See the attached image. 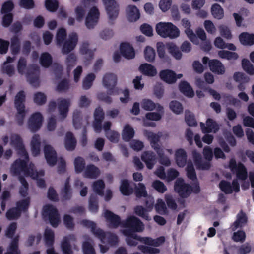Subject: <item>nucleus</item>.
<instances>
[{"mask_svg":"<svg viewBox=\"0 0 254 254\" xmlns=\"http://www.w3.org/2000/svg\"><path fill=\"white\" fill-rule=\"evenodd\" d=\"M157 33L163 38H175L180 35L179 29L170 22H159L156 25Z\"/></svg>","mask_w":254,"mask_h":254,"instance_id":"nucleus-1","label":"nucleus"},{"mask_svg":"<svg viewBox=\"0 0 254 254\" xmlns=\"http://www.w3.org/2000/svg\"><path fill=\"white\" fill-rule=\"evenodd\" d=\"M122 226L127 228L123 231V233H126L127 234L141 232L144 229L143 223L139 218L134 216H131L123 221Z\"/></svg>","mask_w":254,"mask_h":254,"instance_id":"nucleus-2","label":"nucleus"},{"mask_svg":"<svg viewBox=\"0 0 254 254\" xmlns=\"http://www.w3.org/2000/svg\"><path fill=\"white\" fill-rule=\"evenodd\" d=\"M42 216L45 220H48L53 227L56 228L60 222V215L57 209L52 205L43 207Z\"/></svg>","mask_w":254,"mask_h":254,"instance_id":"nucleus-3","label":"nucleus"},{"mask_svg":"<svg viewBox=\"0 0 254 254\" xmlns=\"http://www.w3.org/2000/svg\"><path fill=\"white\" fill-rule=\"evenodd\" d=\"M104 86L107 89L108 94L114 95L118 93L116 88L117 83V76L113 73H106L102 80Z\"/></svg>","mask_w":254,"mask_h":254,"instance_id":"nucleus-4","label":"nucleus"},{"mask_svg":"<svg viewBox=\"0 0 254 254\" xmlns=\"http://www.w3.org/2000/svg\"><path fill=\"white\" fill-rule=\"evenodd\" d=\"M10 143L17 151L19 156L27 159L28 158V154L24 146L23 140L19 135L12 134L10 136Z\"/></svg>","mask_w":254,"mask_h":254,"instance_id":"nucleus-5","label":"nucleus"},{"mask_svg":"<svg viewBox=\"0 0 254 254\" xmlns=\"http://www.w3.org/2000/svg\"><path fill=\"white\" fill-rule=\"evenodd\" d=\"M174 190L182 198L188 197L192 192L191 186L186 184L184 180L181 178H178L176 181Z\"/></svg>","mask_w":254,"mask_h":254,"instance_id":"nucleus-6","label":"nucleus"},{"mask_svg":"<svg viewBox=\"0 0 254 254\" xmlns=\"http://www.w3.org/2000/svg\"><path fill=\"white\" fill-rule=\"evenodd\" d=\"M110 20H115L119 13V5L116 0H102Z\"/></svg>","mask_w":254,"mask_h":254,"instance_id":"nucleus-7","label":"nucleus"},{"mask_svg":"<svg viewBox=\"0 0 254 254\" xmlns=\"http://www.w3.org/2000/svg\"><path fill=\"white\" fill-rule=\"evenodd\" d=\"M99 16L100 12L96 7H93L90 9L85 19V25L87 28H94L98 22Z\"/></svg>","mask_w":254,"mask_h":254,"instance_id":"nucleus-8","label":"nucleus"},{"mask_svg":"<svg viewBox=\"0 0 254 254\" xmlns=\"http://www.w3.org/2000/svg\"><path fill=\"white\" fill-rule=\"evenodd\" d=\"M43 120V116L40 113L36 112L32 114L28 122L29 129L32 132L37 131L41 128Z\"/></svg>","mask_w":254,"mask_h":254,"instance_id":"nucleus-9","label":"nucleus"},{"mask_svg":"<svg viewBox=\"0 0 254 254\" xmlns=\"http://www.w3.org/2000/svg\"><path fill=\"white\" fill-rule=\"evenodd\" d=\"M78 35L76 33H72L69 36V38L64 42L62 44V51L64 54H67L75 47L78 42Z\"/></svg>","mask_w":254,"mask_h":254,"instance_id":"nucleus-10","label":"nucleus"},{"mask_svg":"<svg viewBox=\"0 0 254 254\" xmlns=\"http://www.w3.org/2000/svg\"><path fill=\"white\" fill-rule=\"evenodd\" d=\"M44 152L48 164L51 166L56 165L57 161V154L53 148L50 145H46L44 148Z\"/></svg>","mask_w":254,"mask_h":254,"instance_id":"nucleus-11","label":"nucleus"},{"mask_svg":"<svg viewBox=\"0 0 254 254\" xmlns=\"http://www.w3.org/2000/svg\"><path fill=\"white\" fill-rule=\"evenodd\" d=\"M76 241V237L73 234H70L64 237L61 242V249L64 254H73L70 242Z\"/></svg>","mask_w":254,"mask_h":254,"instance_id":"nucleus-12","label":"nucleus"},{"mask_svg":"<svg viewBox=\"0 0 254 254\" xmlns=\"http://www.w3.org/2000/svg\"><path fill=\"white\" fill-rule=\"evenodd\" d=\"M104 217L109 223V226L111 228H116L120 225H122L120 217L113 213L112 211L106 210L104 213Z\"/></svg>","mask_w":254,"mask_h":254,"instance_id":"nucleus-13","label":"nucleus"},{"mask_svg":"<svg viewBox=\"0 0 254 254\" xmlns=\"http://www.w3.org/2000/svg\"><path fill=\"white\" fill-rule=\"evenodd\" d=\"M200 126L203 133H209L212 132L216 133L219 129V126L216 122L210 118L206 120V125L204 123L201 122Z\"/></svg>","mask_w":254,"mask_h":254,"instance_id":"nucleus-14","label":"nucleus"},{"mask_svg":"<svg viewBox=\"0 0 254 254\" xmlns=\"http://www.w3.org/2000/svg\"><path fill=\"white\" fill-rule=\"evenodd\" d=\"M141 160L145 163L149 169H152L156 162V155L151 151H145L141 156Z\"/></svg>","mask_w":254,"mask_h":254,"instance_id":"nucleus-15","label":"nucleus"},{"mask_svg":"<svg viewBox=\"0 0 254 254\" xmlns=\"http://www.w3.org/2000/svg\"><path fill=\"white\" fill-rule=\"evenodd\" d=\"M248 218L246 213L241 210L237 215L236 219L231 225L232 230L234 231L238 228H242L247 223Z\"/></svg>","mask_w":254,"mask_h":254,"instance_id":"nucleus-16","label":"nucleus"},{"mask_svg":"<svg viewBox=\"0 0 254 254\" xmlns=\"http://www.w3.org/2000/svg\"><path fill=\"white\" fill-rule=\"evenodd\" d=\"M176 73L170 69H164L159 73L160 79L166 83L171 84L176 82Z\"/></svg>","mask_w":254,"mask_h":254,"instance_id":"nucleus-17","label":"nucleus"},{"mask_svg":"<svg viewBox=\"0 0 254 254\" xmlns=\"http://www.w3.org/2000/svg\"><path fill=\"white\" fill-rule=\"evenodd\" d=\"M24 160L18 159L15 161L12 166L13 173L15 175H18L21 171H26L28 169L27 162L29 161V158L27 159L25 158Z\"/></svg>","mask_w":254,"mask_h":254,"instance_id":"nucleus-18","label":"nucleus"},{"mask_svg":"<svg viewBox=\"0 0 254 254\" xmlns=\"http://www.w3.org/2000/svg\"><path fill=\"white\" fill-rule=\"evenodd\" d=\"M58 110L60 115L64 119L67 116L70 102L69 99L59 98L58 100Z\"/></svg>","mask_w":254,"mask_h":254,"instance_id":"nucleus-19","label":"nucleus"},{"mask_svg":"<svg viewBox=\"0 0 254 254\" xmlns=\"http://www.w3.org/2000/svg\"><path fill=\"white\" fill-rule=\"evenodd\" d=\"M210 70L218 75H222L225 72V69L223 64L218 60H211L209 63Z\"/></svg>","mask_w":254,"mask_h":254,"instance_id":"nucleus-20","label":"nucleus"},{"mask_svg":"<svg viewBox=\"0 0 254 254\" xmlns=\"http://www.w3.org/2000/svg\"><path fill=\"white\" fill-rule=\"evenodd\" d=\"M120 52L122 55L126 59H131L135 57L133 47L128 43H122L120 45Z\"/></svg>","mask_w":254,"mask_h":254,"instance_id":"nucleus-21","label":"nucleus"},{"mask_svg":"<svg viewBox=\"0 0 254 254\" xmlns=\"http://www.w3.org/2000/svg\"><path fill=\"white\" fill-rule=\"evenodd\" d=\"M142 108L146 111H153L156 109L160 112H163V107L159 104H155L151 100L144 99L141 102Z\"/></svg>","mask_w":254,"mask_h":254,"instance_id":"nucleus-22","label":"nucleus"},{"mask_svg":"<svg viewBox=\"0 0 254 254\" xmlns=\"http://www.w3.org/2000/svg\"><path fill=\"white\" fill-rule=\"evenodd\" d=\"M26 95L23 91H20L18 92L14 99V105L17 110H19V113H21L22 112V110H25L24 103L25 102Z\"/></svg>","mask_w":254,"mask_h":254,"instance_id":"nucleus-23","label":"nucleus"},{"mask_svg":"<svg viewBox=\"0 0 254 254\" xmlns=\"http://www.w3.org/2000/svg\"><path fill=\"white\" fill-rule=\"evenodd\" d=\"M19 240L18 235L15 236L10 242L7 248V252L4 254H21L20 250L19 249Z\"/></svg>","mask_w":254,"mask_h":254,"instance_id":"nucleus-24","label":"nucleus"},{"mask_svg":"<svg viewBox=\"0 0 254 254\" xmlns=\"http://www.w3.org/2000/svg\"><path fill=\"white\" fill-rule=\"evenodd\" d=\"M139 71L144 75L153 77L157 74V70L152 65L144 63L141 64L139 67Z\"/></svg>","mask_w":254,"mask_h":254,"instance_id":"nucleus-25","label":"nucleus"},{"mask_svg":"<svg viewBox=\"0 0 254 254\" xmlns=\"http://www.w3.org/2000/svg\"><path fill=\"white\" fill-rule=\"evenodd\" d=\"M76 140L71 132H67L65 134L64 140V146L68 151H73L76 146Z\"/></svg>","mask_w":254,"mask_h":254,"instance_id":"nucleus-26","label":"nucleus"},{"mask_svg":"<svg viewBox=\"0 0 254 254\" xmlns=\"http://www.w3.org/2000/svg\"><path fill=\"white\" fill-rule=\"evenodd\" d=\"M239 39L241 44L244 46L254 45V34L247 32L241 33L239 36Z\"/></svg>","mask_w":254,"mask_h":254,"instance_id":"nucleus-27","label":"nucleus"},{"mask_svg":"<svg viewBox=\"0 0 254 254\" xmlns=\"http://www.w3.org/2000/svg\"><path fill=\"white\" fill-rule=\"evenodd\" d=\"M62 198L64 200H70L72 196V189L70 185V178H66L64 187L61 189V191Z\"/></svg>","mask_w":254,"mask_h":254,"instance_id":"nucleus-28","label":"nucleus"},{"mask_svg":"<svg viewBox=\"0 0 254 254\" xmlns=\"http://www.w3.org/2000/svg\"><path fill=\"white\" fill-rule=\"evenodd\" d=\"M175 156L178 166L183 167L186 165L187 155L185 150L181 148L177 149L175 152Z\"/></svg>","mask_w":254,"mask_h":254,"instance_id":"nucleus-29","label":"nucleus"},{"mask_svg":"<svg viewBox=\"0 0 254 254\" xmlns=\"http://www.w3.org/2000/svg\"><path fill=\"white\" fill-rule=\"evenodd\" d=\"M127 18L129 21H137L140 17V13L136 6L132 5H128L126 8Z\"/></svg>","mask_w":254,"mask_h":254,"instance_id":"nucleus-30","label":"nucleus"},{"mask_svg":"<svg viewBox=\"0 0 254 254\" xmlns=\"http://www.w3.org/2000/svg\"><path fill=\"white\" fill-rule=\"evenodd\" d=\"M120 191L124 196H129L133 193L134 190L130 186L129 182L127 179H123L121 181Z\"/></svg>","mask_w":254,"mask_h":254,"instance_id":"nucleus-31","label":"nucleus"},{"mask_svg":"<svg viewBox=\"0 0 254 254\" xmlns=\"http://www.w3.org/2000/svg\"><path fill=\"white\" fill-rule=\"evenodd\" d=\"M89 44L88 42H83L80 47V52L82 55H85V62L89 64L93 59L94 52L89 48Z\"/></svg>","mask_w":254,"mask_h":254,"instance_id":"nucleus-32","label":"nucleus"},{"mask_svg":"<svg viewBox=\"0 0 254 254\" xmlns=\"http://www.w3.org/2000/svg\"><path fill=\"white\" fill-rule=\"evenodd\" d=\"M179 88L185 96L192 98L194 96V92L191 86L186 81H182L179 85Z\"/></svg>","mask_w":254,"mask_h":254,"instance_id":"nucleus-33","label":"nucleus"},{"mask_svg":"<svg viewBox=\"0 0 254 254\" xmlns=\"http://www.w3.org/2000/svg\"><path fill=\"white\" fill-rule=\"evenodd\" d=\"M40 137L39 134H34L31 141L32 154L34 156H38L40 152Z\"/></svg>","mask_w":254,"mask_h":254,"instance_id":"nucleus-34","label":"nucleus"},{"mask_svg":"<svg viewBox=\"0 0 254 254\" xmlns=\"http://www.w3.org/2000/svg\"><path fill=\"white\" fill-rule=\"evenodd\" d=\"M27 78L28 81L32 86L38 87L40 84L38 69L35 68L33 71H29L27 74Z\"/></svg>","mask_w":254,"mask_h":254,"instance_id":"nucleus-35","label":"nucleus"},{"mask_svg":"<svg viewBox=\"0 0 254 254\" xmlns=\"http://www.w3.org/2000/svg\"><path fill=\"white\" fill-rule=\"evenodd\" d=\"M84 176L88 178L95 179L100 175V172L98 167L94 165H88L84 171Z\"/></svg>","mask_w":254,"mask_h":254,"instance_id":"nucleus-36","label":"nucleus"},{"mask_svg":"<svg viewBox=\"0 0 254 254\" xmlns=\"http://www.w3.org/2000/svg\"><path fill=\"white\" fill-rule=\"evenodd\" d=\"M133 128L128 124H126L122 131V139L126 142L129 141L134 136Z\"/></svg>","mask_w":254,"mask_h":254,"instance_id":"nucleus-37","label":"nucleus"},{"mask_svg":"<svg viewBox=\"0 0 254 254\" xmlns=\"http://www.w3.org/2000/svg\"><path fill=\"white\" fill-rule=\"evenodd\" d=\"M10 50L12 55L16 56L18 55L21 49L20 41L18 36L15 35L10 39Z\"/></svg>","mask_w":254,"mask_h":254,"instance_id":"nucleus-38","label":"nucleus"},{"mask_svg":"<svg viewBox=\"0 0 254 254\" xmlns=\"http://www.w3.org/2000/svg\"><path fill=\"white\" fill-rule=\"evenodd\" d=\"M147 137L150 142L152 148H153L155 151L161 149L158 144L161 137L160 135L152 132H149L148 133Z\"/></svg>","mask_w":254,"mask_h":254,"instance_id":"nucleus-39","label":"nucleus"},{"mask_svg":"<svg viewBox=\"0 0 254 254\" xmlns=\"http://www.w3.org/2000/svg\"><path fill=\"white\" fill-rule=\"evenodd\" d=\"M167 50L169 53L176 59L180 60L182 54L179 48L173 43H168L166 44Z\"/></svg>","mask_w":254,"mask_h":254,"instance_id":"nucleus-40","label":"nucleus"},{"mask_svg":"<svg viewBox=\"0 0 254 254\" xmlns=\"http://www.w3.org/2000/svg\"><path fill=\"white\" fill-rule=\"evenodd\" d=\"M44 239L46 246H53L55 241L54 231L50 228H46L44 231Z\"/></svg>","mask_w":254,"mask_h":254,"instance_id":"nucleus-41","label":"nucleus"},{"mask_svg":"<svg viewBox=\"0 0 254 254\" xmlns=\"http://www.w3.org/2000/svg\"><path fill=\"white\" fill-rule=\"evenodd\" d=\"M194 162L198 169L207 170H209L211 167L209 161H203L201 155L199 154L195 156Z\"/></svg>","mask_w":254,"mask_h":254,"instance_id":"nucleus-42","label":"nucleus"},{"mask_svg":"<svg viewBox=\"0 0 254 254\" xmlns=\"http://www.w3.org/2000/svg\"><path fill=\"white\" fill-rule=\"evenodd\" d=\"M134 191L137 198L146 197L147 196L146 187L142 183H138L137 185H135Z\"/></svg>","mask_w":254,"mask_h":254,"instance_id":"nucleus-43","label":"nucleus"},{"mask_svg":"<svg viewBox=\"0 0 254 254\" xmlns=\"http://www.w3.org/2000/svg\"><path fill=\"white\" fill-rule=\"evenodd\" d=\"M105 183L102 180H98L95 181L92 185L93 190L97 194L100 196L104 195V189L105 188Z\"/></svg>","mask_w":254,"mask_h":254,"instance_id":"nucleus-44","label":"nucleus"},{"mask_svg":"<svg viewBox=\"0 0 254 254\" xmlns=\"http://www.w3.org/2000/svg\"><path fill=\"white\" fill-rule=\"evenodd\" d=\"M211 14L217 19H221L224 17V10L222 7L217 3H215L211 7Z\"/></svg>","mask_w":254,"mask_h":254,"instance_id":"nucleus-45","label":"nucleus"},{"mask_svg":"<svg viewBox=\"0 0 254 254\" xmlns=\"http://www.w3.org/2000/svg\"><path fill=\"white\" fill-rule=\"evenodd\" d=\"M123 234L127 237L126 241L128 246H136L138 244L137 241H140V236L135 233L127 234L126 233H123Z\"/></svg>","mask_w":254,"mask_h":254,"instance_id":"nucleus-46","label":"nucleus"},{"mask_svg":"<svg viewBox=\"0 0 254 254\" xmlns=\"http://www.w3.org/2000/svg\"><path fill=\"white\" fill-rule=\"evenodd\" d=\"M85 161L81 157L78 156L75 158L74 161L75 171L76 173H81L85 168Z\"/></svg>","mask_w":254,"mask_h":254,"instance_id":"nucleus-47","label":"nucleus"},{"mask_svg":"<svg viewBox=\"0 0 254 254\" xmlns=\"http://www.w3.org/2000/svg\"><path fill=\"white\" fill-rule=\"evenodd\" d=\"M237 178L241 180H245L247 178L248 172L246 168L244 165L241 163H238V169L235 171Z\"/></svg>","mask_w":254,"mask_h":254,"instance_id":"nucleus-48","label":"nucleus"},{"mask_svg":"<svg viewBox=\"0 0 254 254\" xmlns=\"http://www.w3.org/2000/svg\"><path fill=\"white\" fill-rule=\"evenodd\" d=\"M67 35L66 30L64 28H60L56 34V39L57 45L58 46H61L65 41V38Z\"/></svg>","mask_w":254,"mask_h":254,"instance_id":"nucleus-49","label":"nucleus"},{"mask_svg":"<svg viewBox=\"0 0 254 254\" xmlns=\"http://www.w3.org/2000/svg\"><path fill=\"white\" fill-rule=\"evenodd\" d=\"M81 112L78 110H76L73 114V124L76 129H79L82 127Z\"/></svg>","mask_w":254,"mask_h":254,"instance_id":"nucleus-50","label":"nucleus"},{"mask_svg":"<svg viewBox=\"0 0 254 254\" xmlns=\"http://www.w3.org/2000/svg\"><path fill=\"white\" fill-rule=\"evenodd\" d=\"M52 63V58L51 55L45 52L42 54L40 58V63L44 67H48Z\"/></svg>","mask_w":254,"mask_h":254,"instance_id":"nucleus-51","label":"nucleus"},{"mask_svg":"<svg viewBox=\"0 0 254 254\" xmlns=\"http://www.w3.org/2000/svg\"><path fill=\"white\" fill-rule=\"evenodd\" d=\"M30 203V198L28 197L25 199L17 201L16 203V207L21 213L22 211H25L28 209Z\"/></svg>","mask_w":254,"mask_h":254,"instance_id":"nucleus-52","label":"nucleus"},{"mask_svg":"<svg viewBox=\"0 0 254 254\" xmlns=\"http://www.w3.org/2000/svg\"><path fill=\"white\" fill-rule=\"evenodd\" d=\"M77 58L76 55L73 53L69 54L65 60L67 66V71L70 72L72 68L76 64Z\"/></svg>","mask_w":254,"mask_h":254,"instance_id":"nucleus-53","label":"nucleus"},{"mask_svg":"<svg viewBox=\"0 0 254 254\" xmlns=\"http://www.w3.org/2000/svg\"><path fill=\"white\" fill-rule=\"evenodd\" d=\"M99 209L98 198L96 195L92 194L89 200V210L93 213H96Z\"/></svg>","mask_w":254,"mask_h":254,"instance_id":"nucleus-54","label":"nucleus"},{"mask_svg":"<svg viewBox=\"0 0 254 254\" xmlns=\"http://www.w3.org/2000/svg\"><path fill=\"white\" fill-rule=\"evenodd\" d=\"M242 66L245 71L250 75H254V66L247 59L242 60Z\"/></svg>","mask_w":254,"mask_h":254,"instance_id":"nucleus-55","label":"nucleus"},{"mask_svg":"<svg viewBox=\"0 0 254 254\" xmlns=\"http://www.w3.org/2000/svg\"><path fill=\"white\" fill-rule=\"evenodd\" d=\"M20 211L15 207H12L7 210L6 213V217L9 220H15L21 216Z\"/></svg>","mask_w":254,"mask_h":254,"instance_id":"nucleus-56","label":"nucleus"},{"mask_svg":"<svg viewBox=\"0 0 254 254\" xmlns=\"http://www.w3.org/2000/svg\"><path fill=\"white\" fill-rule=\"evenodd\" d=\"M96 76L94 73H89L83 81L82 86L85 90H88L91 87L93 82L95 79Z\"/></svg>","mask_w":254,"mask_h":254,"instance_id":"nucleus-57","label":"nucleus"},{"mask_svg":"<svg viewBox=\"0 0 254 254\" xmlns=\"http://www.w3.org/2000/svg\"><path fill=\"white\" fill-rule=\"evenodd\" d=\"M138 249L145 254H157L160 253V250L158 248H153L145 245H140L138 246Z\"/></svg>","mask_w":254,"mask_h":254,"instance_id":"nucleus-58","label":"nucleus"},{"mask_svg":"<svg viewBox=\"0 0 254 254\" xmlns=\"http://www.w3.org/2000/svg\"><path fill=\"white\" fill-rule=\"evenodd\" d=\"M45 6L48 11L54 12L59 7V2L57 0H45Z\"/></svg>","mask_w":254,"mask_h":254,"instance_id":"nucleus-59","label":"nucleus"},{"mask_svg":"<svg viewBox=\"0 0 254 254\" xmlns=\"http://www.w3.org/2000/svg\"><path fill=\"white\" fill-rule=\"evenodd\" d=\"M144 57L145 60L149 62H153L155 60V51L150 46H147L144 50Z\"/></svg>","mask_w":254,"mask_h":254,"instance_id":"nucleus-60","label":"nucleus"},{"mask_svg":"<svg viewBox=\"0 0 254 254\" xmlns=\"http://www.w3.org/2000/svg\"><path fill=\"white\" fill-rule=\"evenodd\" d=\"M108 243L111 246H115L118 243V238L116 235L111 232H106L105 237V243Z\"/></svg>","mask_w":254,"mask_h":254,"instance_id":"nucleus-61","label":"nucleus"},{"mask_svg":"<svg viewBox=\"0 0 254 254\" xmlns=\"http://www.w3.org/2000/svg\"><path fill=\"white\" fill-rule=\"evenodd\" d=\"M156 152L159 156V163L160 164L166 166H169L170 165V160L167 156L165 155L164 150L162 148L156 151Z\"/></svg>","mask_w":254,"mask_h":254,"instance_id":"nucleus-62","label":"nucleus"},{"mask_svg":"<svg viewBox=\"0 0 254 254\" xmlns=\"http://www.w3.org/2000/svg\"><path fill=\"white\" fill-rule=\"evenodd\" d=\"M219 186L221 190L225 194H231L233 192L231 184L227 181H221L219 183Z\"/></svg>","mask_w":254,"mask_h":254,"instance_id":"nucleus-63","label":"nucleus"},{"mask_svg":"<svg viewBox=\"0 0 254 254\" xmlns=\"http://www.w3.org/2000/svg\"><path fill=\"white\" fill-rule=\"evenodd\" d=\"M83 254H96L95 249L92 244L89 241H84L82 244Z\"/></svg>","mask_w":254,"mask_h":254,"instance_id":"nucleus-64","label":"nucleus"}]
</instances>
